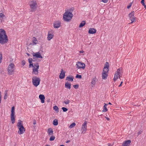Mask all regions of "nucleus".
<instances>
[{
  "mask_svg": "<svg viewBox=\"0 0 146 146\" xmlns=\"http://www.w3.org/2000/svg\"><path fill=\"white\" fill-rule=\"evenodd\" d=\"M74 79V77L72 76H68L66 78V80L68 81L72 82Z\"/></svg>",
  "mask_w": 146,
  "mask_h": 146,
  "instance_id": "5701e85b",
  "label": "nucleus"
},
{
  "mask_svg": "<svg viewBox=\"0 0 146 146\" xmlns=\"http://www.w3.org/2000/svg\"><path fill=\"white\" fill-rule=\"evenodd\" d=\"M54 36V35L50 33H48L47 35V39L48 40H50L51 39L53 38Z\"/></svg>",
  "mask_w": 146,
  "mask_h": 146,
  "instance_id": "b1692460",
  "label": "nucleus"
},
{
  "mask_svg": "<svg viewBox=\"0 0 146 146\" xmlns=\"http://www.w3.org/2000/svg\"><path fill=\"white\" fill-rule=\"evenodd\" d=\"M36 124V120L35 119L33 120V124L34 125H35Z\"/></svg>",
  "mask_w": 146,
  "mask_h": 146,
  "instance_id": "c03bdc74",
  "label": "nucleus"
},
{
  "mask_svg": "<svg viewBox=\"0 0 146 146\" xmlns=\"http://www.w3.org/2000/svg\"><path fill=\"white\" fill-rule=\"evenodd\" d=\"M6 18L5 15L2 13H0V20H2Z\"/></svg>",
  "mask_w": 146,
  "mask_h": 146,
  "instance_id": "bb28decb",
  "label": "nucleus"
},
{
  "mask_svg": "<svg viewBox=\"0 0 146 146\" xmlns=\"http://www.w3.org/2000/svg\"><path fill=\"white\" fill-rule=\"evenodd\" d=\"M74 10V9H66V10H70V12L72 13V12Z\"/></svg>",
  "mask_w": 146,
  "mask_h": 146,
  "instance_id": "37998d69",
  "label": "nucleus"
},
{
  "mask_svg": "<svg viewBox=\"0 0 146 146\" xmlns=\"http://www.w3.org/2000/svg\"><path fill=\"white\" fill-rule=\"evenodd\" d=\"M132 3H130L129 4V5H128L127 6V8L128 9H129L131 7V6L132 5Z\"/></svg>",
  "mask_w": 146,
  "mask_h": 146,
  "instance_id": "58836bf2",
  "label": "nucleus"
},
{
  "mask_svg": "<svg viewBox=\"0 0 146 146\" xmlns=\"http://www.w3.org/2000/svg\"><path fill=\"white\" fill-rule=\"evenodd\" d=\"M58 124V120L56 119H54L53 121V124L54 125H57Z\"/></svg>",
  "mask_w": 146,
  "mask_h": 146,
  "instance_id": "7c9ffc66",
  "label": "nucleus"
},
{
  "mask_svg": "<svg viewBox=\"0 0 146 146\" xmlns=\"http://www.w3.org/2000/svg\"><path fill=\"white\" fill-rule=\"evenodd\" d=\"M76 65L78 69L84 70L85 68V64L81 62H77L76 63Z\"/></svg>",
  "mask_w": 146,
  "mask_h": 146,
  "instance_id": "9d476101",
  "label": "nucleus"
},
{
  "mask_svg": "<svg viewBox=\"0 0 146 146\" xmlns=\"http://www.w3.org/2000/svg\"><path fill=\"white\" fill-rule=\"evenodd\" d=\"M60 146H64V145H60Z\"/></svg>",
  "mask_w": 146,
  "mask_h": 146,
  "instance_id": "6e6d98bb",
  "label": "nucleus"
},
{
  "mask_svg": "<svg viewBox=\"0 0 146 146\" xmlns=\"http://www.w3.org/2000/svg\"><path fill=\"white\" fill-rule=\"evenodd\" d=\"M37 3L36 1L33 0L31 2L30 7L31 11L33 12L35 11L37 8Z\"/></svg>",
  "mask_w": 146,
  "mask_h": 146,
  "instance_id": "1a4fd4ad",
  "label": "nucleus"
},
{
  "mask_svg": "<svg viewBox=\"0 0 146 146\" xmlns=\"http://www.w3.org/2000/svg\"><path fill=\"white\" fill-rule=\"evenodd\" d=\"M142 4V5H143V6L144 7L145 6V4L144 3H141Z\"/></svg>",
  "mask_w": 146,
  "mask_h": 146,
  "instance_id": "3c124183",
  "label": "nucleus"
},
{
  "mask_svg": "<svg viewBox=\"0 0 146 146\" xmlns=\"http://www.w3.org/2000/svg\"><path fill=\"white\" fill-rule=\"evenodd\" d=\"M80 53H83L84 52V51L83 50L80 51H79Z\"/></svg>",
  "mask_w": 146,
  "mask_h": 146,
  "instance_id": "09e8293b",
  "label": "nucleus"
},
{
  "mask_svg": "<svg viewBox=\"0 0 146 146\" xmlns=\"http://www.w3.org/2000/svg\"><path fill=\"white\" fill-rule=\"evenodd\" d=\"M25 64V60H23L22 62V65L24 66Z\"/></svg>",
  "mask_w": 146,
  "mask_h": 146,
  "instance_id": "ea45409f",
  "label": "nucleus"
},
{
  "mask_svg": "<svg viewBox=\"0 0 146 146\" xmlns=\"http://www.w3.org/2000/svg\"><path fill=\"white\" fill-rule=\"evenodd\" d=\"M76 125V124L75 123H72L69 126L70 128H72L74 127Z\"/></svg>",
  "mask_w": 146,
  "mask_h": 146,
  "instance_id": "473e14b6",
  "label": "nucleus"
},
{
  "mask_svg": "<svg viewBox=\"0 0 146 146\" xmlns=\"http://www.w3.org/2000/svg\"><path fill=\"white\" fill-rule=\"evenodd\" d=\"M134 11H132L131 13L129 14V19L131 21V23L135 22L136 21V18L134 16Z\"/></svg>",
  "mask_w": 146,
  "mask_h": 146,
  "instance_id": "f8f14e48",
  "label": "nucleus"
},
{
  "mask_svg": "<svg viewBox=\"0 0 146 146\" xmlns=\"http://www.w3.org/2000/svg\"><path fill=\"white\" fill-rule=\"evenodd\" d=\"M32 42L33 43H31V44L33 45L36 44L38 42L35 37H33L32 39Z\"/></svg>",
  "mask_w": 146,
  "mask_h": 146,
  "instance_id": "4be33fe9",
  "label": "nucleus"
},
{
  "mask_svg": "<svg viewBox=\"0 0 146 146\" xmlns=\"http://www.w3.org/2000/svg\"><path fill=\"white\" fill-rule=\"evenodd\" d=\"M113 145V144H111L110 143H109L108 144V146H112V145Z\"/></svg>",
  "mask_w": 146,
  "mask_h": 146,
  "instance_id": "a18cd8bd",
  "label": "nucleus"
},
{
  "mask_svg": "<svg viewBox=\"0 0 146 146\" xmlns=\"http://www.w3.org/2000/svg\"><path fill=\"white\" fill-rule=\"evenodd\" d=\"M144 0H142L141 1V3H144Z\"/></svg>",
  "mask_w": 146,
  "mask_h": 146,
  "instance_id": "8fccbe9b",
  "label": "nucleus"
},
{
  "mask_svg": "<svg viewBox=\"0 0 146 146\" xmlns=\"http://www.w3.org/2000/svg\"><path fill=\"white\" fill-rule=\"evenodd\" d=\"M50 137L49 139V140L50 141H54L55 139V137L53 135L50 136Z\"/></svg>",
  "mask_w": 146,
  "mask_h": 146,
  "instance_id": "c756f323",
  "label": "nucleus"
},
{
  "mask_svg": "<svg viewBox=\"0 0 146 146\" xmlns=\"http://www.w3.org/2000/svg\"><path fill=\"white\" fill-rule=\"evenodd\" d=\"M109 65L108 62H106L104 65V66L103 68V72L108 73L109 71Z\"/></svg>",
  "mask_w": 146,
  "mask_h": 146,
  "instance_id": "4468645a",
  "label": "nucleus"
},
{
  "mask_svg": "<svg viewBox=\"0 0 146 146\" xmlns=\"http://www.w3.org/2000/svg\"><path fill=\"white\" fill-rule=\"evenodd\" d=\"M73 87L74 88H75L76 89H78L79 87V85H78L76 84L75 85H74L73 86Z\"/></svg>",
  "mask_w": 146,
  "mask_h": 146,
  "instance_id": "e433bc0d",
  "label": "nucleus"
},
{
  "mask_svg": "<svg viewBox=\"0 0 146 146\" xmlns=\"http://www.w3.org/2000/svg\"><path fill=\"white\" fill-rule=\"evenodd\" d=\"M47 133L49 136L53 135L54 133L52 129L51 128H48V129Z\"/></svg>",
  "mask_w": 146,
  "mask_h": 146,
  "instance_id": "f3484780",
  "label": "nucleus"
},
{
  "mask_svg": "<svg viewBox=\"0 0 146 146\" xmlns=\"http://www.w3.org/2000/svg\"><path fill=\"white\" fill-rule=\"evenodd\" d=\"M8 41V37L5 31L3 29H0V43L3 44Z\"/></svg>",
  "mask_w": 146,
  "mask_h": 146,
  "instance_id": "f257e3e1",
  "label": "nucleus"
},
{
  "mask_svg": "<svg viewBox=\"0 0 146 146\" xmlns=\"http://www.w3.org/2000/svg\"><path fill=\"white\" fill-rule=\"evenodd\" d=\"M15 68L14 64L13 63H11L8 66V74L9 75H11L13 74Z\"/></svg>",
  "mask_w": 146,
  "mask_h": 146,
  "instance_id": "423d86ee",
  "label": "nucleus"
},
{
  "mask_svg": "<svg viewBox=\"0 0 146 146\" xmlns=\"http://www.w3.org/2000/svg\"><path fill=\"white\" fill-rule=\"evenodd\" d=\"M53 109L55 111H57V112L59 111V108L56 106H55L53 107Z\"/></svg>",
  "mask_w": 146,
  "mask_h": 146,
  "instance_id": "2f4dec72",
  "label": "nucleus"
},
{
  "mask_svg": "<svg viewBox=\"0 0 146 146\" xmlns=\"http://www.w3.org/2000/svg\"><path fill=\"white\" fill-rule=\"evenodd\" d=\"M17 126L19 130L18 132V134L20 135L23 133L25 131V129L23 126L22 121L21 120H19Z\"/></svg>",
  "mask_w": 146,
  "mask_h": 146,
  "instance_id": "20e7f679",
  "label": "nucleus"
},
{
  "mask_svg": "<svg viewBox=\"0 0 146 146\" xmlns=\"http://www.w3.org/2000/svg\"><path fill=\"white\" fill-rule=\"evenodd\" d=\"M15 107L13 106L12 107L11 110V119L12 123H14L15 122Z\"/></svg>",
  "mask_w": 146,
  "mask_h": 146,
  "instance_id": "6e6552de",
  "label": "nucleus"
},
{
  "mask_svg": "<svg viewBox=\"0 0 146 146\" xmlns=\"http://www.w3.org/2000/svg\"><path fill=\"white\" fill-rule=\"evenodd\" d=\"M27 55H28V56H29V54H28V53H27Z\"/></svg>",
  "mask_w": 146,
  "mask_h": 146,
  "instance_id": "4d7b16f0",
  "label": "nucleus"
},
{
  "mask_svg": "<svg viewBox=\"0 0 146 146\" xmlns=\"http://www.w3.org/2000/svg\"><path fill=\"white\" fill-rule=\"evenodd\" d=\"M87 122L86 121H85L82 124L81 128L82 133H85L87 130Z\"/></svg>",
  "mask_w": 146,
  "mask_h": 146,
  "instance_id": "9b49d317",
  "label": "nucleus"
},
{
  "mask_svg": "<svg viewBox=\"0 0 146 146\" xmlns=\"http://www.w3.org/2000/svg\"><path fill=\"white\" fill-rule=\"evenodd\" d=\"M5 95L4 96V99L5 100L6 99H7V92L6 91H5Z\"/></svg>",
  "mask_w": 146,
  "mask_h": 146,
  "instance_id": "c9c22d12",
  "label": "nucleus"
},
{
  "mask_svg": "<svg viewBox=\"0 0 146 146\" xmlns=\"http://www.w3.org/2000/svg\"><path fill=\"white\" fill-rule=\"evenodd\" d=\"M61 23L59 21H55L53 23L54 27L55 28H58L60 26Z\"/></svg>",
  "mask_w": 146,
  "mask_h": 146,
  "instance_id": "2eb2a0df",
  "label": "nucleus"
},
{
  "mask_svg": "<svg viewBox=\"0 0 146 146\" xmlns=\"http://www.w3.org/2000/svg\"><path fill=\"white\" fill-rule=\"evenodd\" d=\"M32 55L33 57L36 58L42 59L43 57L41 54L40 52H33L32 53Z\"/></svg>",
  "mask_w": 146,
  "mask_h": 146,
  "instance_id": "ddd939ff",
  "label": "nucleus"
},
{
  "mask_svg": "<svg viewBox=\"0 0 146 146\" xmlns=\"http://www.w3.org/2000/svg\"><path fill=\"white\" fill-rule=\"evenodd\" d=\"M66 72L64 71L63 69H62L61 71V73L59 75V78L60 79L64 78L65 76V73Z\"/></svg>",
  "mask_w": 146,
  "mask_h": 146,
  "instance_id": "dca6fc26",
  "label": "nucleus"
},
{
  "mask_svg": "<svg viewBox=\"0 0 146 146\" xmlns=\"http://www.w3.org/2000/svg\"><path fill=\"white\" fill-rule=\"evenodd\" d=\"M62 109L63 110V111H64V112H66V111H67L68 110L66 108H65L64 107H62Z\"/></svg>",
  "mask_w": 146,
  "mask_h": 146,
  "instance_id": "4c0bfd02",
  "label": "nucleus"
},
{
  "mask_svg": "<svg viewBox=\"0 0 146 146\" xmlns=\"http://www.w3.org/2000/svg\"><path fill=\"white\" fill-rule=\"evenodd\" d=\"M123 82L122 81L121 82L120 84L119 85V87H120L121 86Z\"/></svg>",
  "mask_w": 146,
  "mask_h": 146,
  "instance_id": "49530a36",
  "label": "nucleus"
},
{
  "mask_svg": "<svg viewBox=\"0 0 146 146\" xmlns=\"http://www.w3.org/2000/svg\"><path fill=\"white\" fill-rule=\"evenodd\" d=\"M108 76V73L103 72L102 75V78L103 79L106 80V79Z\"/></svg>",
  "mask_w": 146,
  "mask_h": 146,
  "instance_id": "393cba45",
  "label": "nucleus"
},
{
  "mask_svg": "<svg viewBox=\"0 0 146 146\" xmlns=\"http://www.w3.org/2000/svg\"><path fill=\"white\" fill-rule=\"evenodd\" d=\"M76 78L81 79L82 78V76L81 75L77 74L76 76Z\"/></svg>",
  "mask_w": 146,
  "mask_h": 146,
  "instance_id": "f704fd0d",
  "label": "nucleus"
},
{
  "mask_svg": "<svg viewBox=\"0 0 146 146\" xmlns=\"http://www.w3.org/2000/svg\"><path fill=\"white\" fill-rule=\"evenodd\" d=\"M105 117L108 121H109V120H110V118H109L108 117Z\"/></svg>",
  "mask_w": 146,
  "mask_h": 146,
  "instance_id": "de8ad7c7",
  "label": "nucleus"
},
{
  "mask_svg": "<svg viewBox=\"0 0 146 146\" xmlns=\"http://www.w3.org/2000/svg\"><path fill=\"white\" fill-rule=\"evenodd\" d=\"M122 75V69L121 68H119L117 69L115 72L113 80L115 81L118 78H120V77Z\"/></svg>",
  "mask_w": 146,
  "mask_h": 146,
  "instance_id": "39448f33",
  "label": "nucleus"
},
{
  "mask_svg": "<svg viewBox=\"0 0 146 146\" xmlns=\"http://www.w3.org/2000/svg\"><path fill=\"white\" fill-rule=\"evenodd\" d=\"M70 140H68V141H66V143H68V142H70Z\"/></svg>",
  "mask_w": 146,
  "mask_h": 146,
  "instance_id": "603ef678",
  "label": "nucleus"
},
{
  "mask_svg": "<svg viewBox=\"0 0 146 146\" xmlns=\"http://www.w3.org/2000/svg\"><path fill=\"white\" fill-rule=\"evenodd\" d=\"M32 80L33 85L35 87H37L40 84V78L35 76L33 77Z\"/></svg>",
  "mask_w": 146,
  "mask_h": 146,
  "instance_id": "0eeeda50",
  "label": "nucleus"
},
{
  "mask_svg": "<svg viewBox=\"0 0 146 146\" xmlns=\"http://www.w3.org/2000/svg\"><path fill=\"white\" fill-rule=\"evenodd\" d=\"M70 10H65V12L63 15V19L65 21L69 22L72 19L73 15Z\"/></svg>",
  "mask_w": 146,
  "mask_h": 146,
  "instance_id": "7ed1b4c3",
  "label": "nucleus"
},
{
  "mask_svg": "<svg viewBox=\"0 0 146 146\" xmlns=\"http://www.w3.org/2000/svg\"><path fill=\"white\" fill-rule=\"evenodd\" d=\"M96 30L94 28H90L88 31V33L90 34H94L96 33Z\"/></svg>",
  "mask_w": 146,
  "mask_h": 146,
  "instance_id": "6ab92c4d",
  "label": "nucleus"
},
{
  "mask_svg": "<svg viewBox=\"0 0 146 146\" xmlns=\"http://www.w3.org/2000/svg\"><path fill=\"white\" fill-rule=\"evenodd\" d=\"M96 78H94L92 79V82H91V84H92V87H93L96 84Z\"/></svg>",
  "mask_w": 146,
  "mask_h": 146,
  "instance_id": "a878e982",
  "label": "nucleus"
},
{
  "mask_svg": "<svg viewBox=\"0 0 146 146\" xmlns=\"http://www.w3.org/2000/svg\"><path fill=\"white\" fill-rule=\"evenodd\" d=\"M2 71L1 70H0V73H1V74H2Z\"/></svg>",
  "mask_w": 146,
  "mask_h": 146,
  "instance_id": "864d4df0",
  "label": "nucleus"
},
{
  "mask_svg": "<svg viewBox=\"0 0 146 146\" xmlns=\"http://www.w3.org/2000/svg\"><path fill=\"white\" fill-rule=\"evenodd\" d=\"M131 143L130 140H128L124 141L122 144V146H129Z\"/></svg>",
  "mask_w": 146,
  "mask_h": 146,
  "instance_id": "a211bd4d",
  "label": "nucleus"
},
{
  "mask_svg": "<svg viewBox=\"0 0 146 146\" xmlns=\"http://www.w3.org/2000/svg\"><path fill=\"white\" fill-rule=\"evenodd\" d=\"M65 88L70 90L71 88V84L70 83L68 82H66L65 84Z\"/></svg>",
  "mask_w": 146,
  "mask_h": 146,
  "instance_id": "412c9836",
  "label": "nucleus"
},
{
  "mask_svg": "<svg viewBox=\"0 0 146 146\" xmlns=\"http://www.w3.org/2000/svg\"><path fill=\"white\" fill-rule=\"evenodd\" d=\"M108 104H105V105L104 106V109L102 110L103 112H105L107 111L108 110L107 108V106Z\"/></svg>",
  "mask_w": 146,
  "mask_h": 146,
  "instance_id": "cd10ccee",
  "label": "nucleus"
},
{
  "mask_svg": "<svg viewBox=\"0 0 146 146\" xmlns=\"http://www.w3.org/2000/svg\"><path fill=\"white\" fill-rule=\"evenodd\" d=\"M70 100H67L65 101L64 102V103L65 104H69Z\"/></svg>",
  "mask_w": 146,
  "mask_h": 146,
  "instance_id": "72a5a7b5",
  "label": "nucleus"
},
{
  "mask_svg": "<svg viewBox=\"0 0 146 146\" xmlns=\"http://www.w3.org/2000/svg\"><path fill=\"white\" fill-rule=\"evenodd\" d=\"M102 1L104 3H107L108 1V0H102Z\"/></svg>",
  "mask_w": 146,
  "mask_h": 146,
  "instance_id": "79ce46f5",
  "label": "nucleus"
},
{
  "mask_svg": "<svg viewBox=\"0 0 146 146\" xmlns=\"http://www.w3.org/2000/svg\"><path fill=\"white\" fill-rule=\"evenodd\" d=\"M86 24V22L85 21H83L80 24L79 27L81 28L84 26Z\"/></svg>",
  "mask_w": 146,
  "mask_h": 146,
  "instance_id": "c85d7f7f",
  "label": "nucleus"
},
{
  "mask_svg": "<svg viewBox=\"0 0 146 146\" xmlns=\"http://www.w3.org/2000/svg\"><path fill=\"white\" fill-rule=\"evenodd\" d=\"M28 60L30 63L29 66H33V73L35 75H37L38 73V69L39 67L38 64L37 62L33 64L32 62V58L29 59Z\"/></svg>",
  "mask_w": 146,
  "mask_h": 146,
  "instance_id": "f03ea898",
  "label": "nucleus"
},
{
  "mask_svg": "<svg viewBox=\"0 0 146 146\" xmlns=\"http://www.w3.org/2000/svg\"><path fill=\"white\" fill-rule=\"evenodd\" d=\"M142 132V130H140L138 133V135L141 134Z\"/></svg>",
  "mask_w": 146,
  "mask_h": 146,
  "instance_id": "a19ab883",
  "label": "nucleus"
},
{
  "mask_svg": "<svg viewBox=\"0 0 146 146\" xmlns=\"http://www.w3.org/2000/svg\"><path fill=\"white\" fill-rule=\"evenodd\" d=\"M39 99H40L41 102L43 103L44 102L45 97L43 95L40 94L39 96Z\"/></svg>",
  "mask_w": 146,
  "mask_h": 146,
  "instance_id": "aec40b11",
  "label": "nucleus"
},
{
  "mask_svg": "<svg viewBox=\"0 0 146 146\" xmlns=\"http://www.w3.org/2000/svg\"><path fill=\"white\" fill-rule=\"evenodd\" d=\"M144 7L145 8V9H146V5H145V6Z\"/></svg>",
  "mask_w": 146,
  "mask_h": 146,
  "instance_id": "5fc2aeb1",
  "label": "nucleus"
},
{
  "mask_svg": "<svg viewBox=\"0 0 146 146\" xmlns=\"http://www.w3.org/2000/svg\"><path fill=\"white\" fill-rule=\"evenodd\" d=\"M109 104H111L110 102H109Z\"/></svg>",
  "mask_w": 146,
  "mask_h": 146,
  "instance_id": "13d9d810",
  "label": "nucleus"
}]
</instances>
